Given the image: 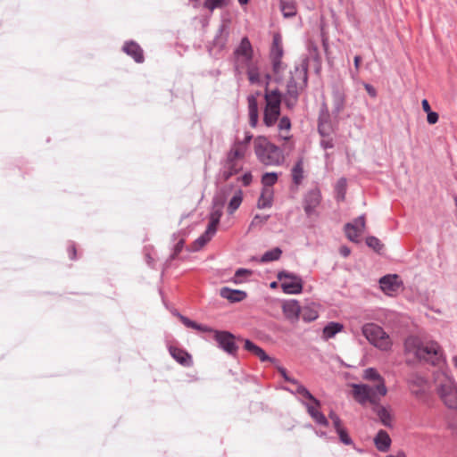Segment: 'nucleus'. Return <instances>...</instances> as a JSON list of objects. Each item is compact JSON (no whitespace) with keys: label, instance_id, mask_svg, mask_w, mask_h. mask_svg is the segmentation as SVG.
I'll return each mask as SVG.
<instances>
[{"label":"nucleus","instance_id":"24","mask_svg":"<svg viewBox=\"0 0 457 457\" xmlns=\"http://www.w3.org/2000/svg\"><path fill=\"white\" fill-rule=\"evenodd\" d=\"M248 101L249 123L252 128H255L259 120L258 104L254 96H250Z\"/></svg>","mask_w":457,"mask_h":457},{"label":"nucleus","instance_id":"60","mask_svg":"<svg viewBox=\"0 0 457 457\" xmlns=\"http://www.w3.org/2000/svg\"><path fill=\"white\" fill-rule=\"evenodd\" d=\"M329 418L331 419L333 423L336 422V421H338L340 420L339 417L336 413H334V412H331L329 414Z\"/></svg>","mask_w":457,"mask_h":457},{"label":"nucleus","instance_id":"48","mask_svg":"<svg viewBox=\"0 0 457 457\" xmlns=\"http://www.w3.org/2000/svg\"><path fill=\"white\" fill-rule=\"evenodd\" d=\"M252 138H253V135L250 132H246L245 139L243 141H237V143L243 144L245 145V150H246L247 149V145L250 143V141L252 140Z\"/></svg>","mask_w":457,"mask_h":457},{"label":"nucleus","instance_id":"27","mask_svg":"<svg viewBox=\"0 0 457 457\" xmlns=\"http://www.w3.org/2000/svg\"><path fill=\"white\" fill-rule=\"evenodd\" d=\"M278 130H279V137L282 140H289L291 138L290 129H291V121L288 117L284 116L278 121Z\"/></svg>","mask_w":457,"mask_h":457},{"label":"nucleus","instance_id":"4","mask_svg":"<svg viewBox=\"0 0 457 457\" xmlns=\"http://www.w3.org/2000/svg\"><path fill=\"white\" fill-rule=\"evenodd\" d=\"M254 153L257 159L266 166H278L284 161L281 149L269 141L264 136L254 138Z\"/></svg>","mask_w":457,"mask_h":457},{"label":"nucleus","instance_id":"3","mask_svg":"<svg viewBox=\"0 0 457 457\" xmlns=\"http://www.w3.org/2000/svg\"><path fill=\"white\" fill-rule=\"evenodd\" d=\"M436 392L442 403L452 410L457 409V383L444 371L435 374Z\"/></svg>","mask_w":457,"mask_h":457},{"label":"nucleus","instance_id":"30","mask_svg":"<svg viewBox=\"0 0 457 457\" xmlns=\"http://www.w3.org/2000/svg\"><path fill=\"white\" fill-rule=\"evenodd\" d=\"M300 314H302V318L305 321H313L319 316L317 306L314 303L304 306L303 309H301Z\"/></svg>","mask_w":457,"mask_h":457},{"label":"nucleus","instance_id":"50","mask_svg":"<svg viewBox=\"0 0 457 457\" xmlns=\"http://www.w3.org/2000/svg\"><path fill=\"white\" fill-rule=\"evenodd\" d=\"M421 105H422V109L425 112H431V108H430V105H429V103L427 99H423L422 102H421Z\"/></svg>","mask_w":457,"mask_h":457},{"label":"nucleus","instance_id":"45","mask_svg":"<svg viewBox=\"0 0 457 457\" xmlns=\"http://www.w3.org/2000/svg\"><path fill=\"white\" fill-rule=\"evenodd\" d=\"M427 120L429 124H436L438 121V114L435 112H429L427 113Z\"/></svg>","mask_w":457,"mask_h":457},{"label":"nucleus","instance_id":"25","mask_svg":"<svg viewBox=\"0 0 457 457\" xmlns=\"http://www.w3.org/2000/svg\"><path fill=\"white\" fill-rule=\"evenodd\" d=\"M274 190L267 188H262L261 195L257 201V207L259 209L270 208L273 204Z\"/></svg>","mask_w":457,"mask_h":457},{"label":"nucleus","instance_id":"62","mask_svg":"<svg viewBox=\"0 0 457 457\" xmlns=\"http://www.w3.org/2000/svg\"><path fill=\"white\" fill-rule=\"evenodd\" d=\"M238 2L241 4H245L248 0H238Z\"/></svg>","mask_w":457,"mask_h":457},{"label":"nucleus","instance_id":"34","mask_svg":"<svg viewBox=\"0 0 457 457\" xmlns=\"http://www.w3.org/2000/svg\"><path fill=\"white\" fill-rule=\"evenodd\" d=\"M295 385V393L302 395L303 397L310 400L312 403H313L315 405H320V401L317 400L309 391L308 389L301 385L298 381Z\"/></svg>","mask_w":457,"mask_h":457},{"label":"nucleus","instance_id":"36","mask_svg":"<svg viewBox=\"0 0 457 457\" xmlns=\"http://www.w3.org/2000/svg\"><path fill=\"white\" fill-rule=\"evenodd\" d=\"M247 77L252 84H259L261 81V75L258 67L253 64L248 65Z\"/></svg>","mask_w":457,"mask_h":457},{"label":"nucleus","instance_id":"46","mask_svg":"<svg viewBox=\"0 0 457 457\" xmlns=\"http://www.w3.org/2000/svg\"><path fill=\"white\" fill-rule=\"evenodd\" d=\"M183 246H184V240H183V239H181V240H179V241L177 243V245H175V247H174V253H173V254L171 255V258H175V257H176V256H177V255L181 252V250H182Z\"/></svg>","mask_w":457,"mask_h":457},{"label":"nucleus","instance_id":"13","mask_svg":"<svg viewBox=\"0 0 457 457\" xmlns=\"http://www.w3.org/2000/svg\"><path fill=\"white\" fill-rule=\"evenodd\" d=\"M215 339L224 351L230 354L236 353L237 347L232 334L226 331H215Z\"/></svg>","mask_w":457,"mask_h":457},{"label":"nucleus","instance_id":"15","mask_svg":"<svg viewBox=\"0 0 457 457\" xmlns=\"http://www.w3.org/2000/svg\"><path fill=\"white\" fill-rule=\"evenodd\" d=\"M408 384L411 393L416 396H421L425 393L427 380L424 377L416 373L411 374L408 378Z\"/></svg>","mask_w":457,"mask_h":457},{"label":"nucleus","instance_id":"6","mask_svg":"<svg viewBox=\"0 0 457 457\" xmlns=\"http://www.w3.org/2000/svg\"><path fill=\"white\" fill-rule=\"evenodd\" d=\"M290 78L287 83V93L285 103L287 107H293L298 99L299 92L303 88L307 82V71L305 68L295 67L294 71H290Z\"/></svg>","mask_w":457,"mask_h":457},{"label":"nucleus","instance_id":"16","mask_svg":"<svg viewBox=\"0 0 457 457\" xmlns=\"http://www.w3.org/2000/svg\"><path fill=\"white\" fill-rule=\"evenodd\" d=\"M282 311L285 315V317L290 320L291 322H295L298 320L300 313H301V307L297 301L291 300L287 301L282 305Z\"/></svg>","mask_w":457,"mask_h":457},{"label":"nucleus","instance_id":"39","mask_svg":"<svg viewBox=\"0 0 457 457\" xmlns=\"http://www.w3.org/2000/svg\"><path fill=\"white\" fill-rule=\"evenodd\" d=\"M243 197H242V191L239 190L236 193V195L231 198L228 206V212L232 214L236 210L238 209L242 203Z\"/></svg>","mask_w":457,"mask_h":457},{"label":"nucleus","instance_id":"49","mask_svg":"<svg viewBox=\"0 0 457 457\" xmlns=\"http://www.w3.org/2000/svg\"><path fill=\"white\" fill-rule=\"evenodd\" d=\"M76 253H77V250H76L75 245H71L68 247V253H69L70 259L74 260L76 258Z\"/></svg>","mask_w":457,"mask_h":457},{"label":"nucleus","instance_id":"47","mask_svg":"<svg viewBox=\"0 0 457 457\" xmlns=\"http://www.w3.org/2000/svg\"><path fill=\"white\" fill-rule=\"evenodd\" d=\"M253 176L250 172L245 173L242 178L241 180L244 184V186H248L252 182Z\"/></svg>","mask_w":457,"mask_h":457},{"label":"nucleus","instance_id":"31","mask_svg":"<svg viewBox=\"0 0 457 457\" xmlns=\"http://www.w3.org/2000/svg\"><path fill=\"white\" fill-rule=\"evenodd\" d=\"M280 8L285 17H292L296 13V6L294 0H281Z\"/></svg>","mask_w":457,"mask_h":457},{"label":"nucleus","instance_id":"56","mask_svg":"<svg viewBox=\"0 0 457 457\" xmlns=\"http://www.w3.org/2000/svg\"><path fill=\"white\" fill-rule=\"evenodd\" d=\"M333 426H334V428H335L337 432L339 431L340 429L344 428V427L342 425V422H341V420H339L338 421L334 422Z\"/></svg>","mask_w":457,"mask_h":457},{"label":"nucleus","instance_id":"40","mask_svg":"<svg viewBox=\"0 0 457 457\" xmlns=\"http://www.w3.org/2000/svg\"><path fill=\"white\" fill-rule=\"evenodd\" d=\"M337 195V198L340 200H344L345 191H346V179H340L336 186Z\"/></svg>","mask_w":457,"mask_h":457},{"label":"nucleus","instance_id":"9","mask_svg":"<svg viewBox=\"0 0 457 457\" xmlns=\"http://www.w3.org/2000/svg\"><path fill=\"white\" fill-rule=\"evenodd\" d=\"M283 56L282 39L278 34L274 35L272 46L270 49V58L272 63L273 79L276 82H281L284 79V74L287 66L282 62Z\"/></svg>","mask_w":457,"mask_h":457},{"label":"nucleus","instance_id":"14","mask_svg":"<svg viewBox=\"0 0 457 457\" xmlns=\"http://www.w3.org/2000/svg\"><path fill=\"white\" fill-rule=\"evenodd\" d=\"M380 288L387 295H393L400 288L399 278L397 275L384 276L379 280Z\"/></svg>","mask_w":457,"mask_h":457},{"label":"nucleus","instance_id":"55","mask_svg":"<svg viewBox=\"0 0 457 457\" xmlns=\"http://www.w3.org/2000/svg\"><path fill=\"white\" fill-rule=\"evenodd\" d=\"M361 62V58L360 55H356L354 57V66H355V69L358 71L359 68H360V64Z\"/></svg>","mask_w":457,"mask_h":457},{"label":"nucleus","instance_id":"53","mask_svg":"<svg viewBox=\"0 0 457 457\" xmlns=\"http://www.w3.org/2000/svg\"><path fill=\"white\" fill-rule=\"evenodd\" d=\"M365 88H366L367 92L369 93V95H370L371 96H376V90L374 89L373 87H371L370 85L367 84V85H365Z\"/></svg>","mask_w":457,"mask_h":457},{"label":"nucleus","instance_id":"61","mask_svg":"<svg viewBox=\"0 0 457 457\" xmlns=\"http://www.w3.org/2000/svg\"><path fill=\"white\" fill-rule=\"evenodd\" d=\"M453 363L454 367L457 369V356L453 357Z\"/></svg>","mask_w":457,"mask_h":457},{"label":"nucleus","instance_id":"1","mask_svg":"<svg viewBox=\"0 0 457 457\" xmlns=\"http://www.w3.org/2000/svg\"><path fill=\"white\" fill-rule=\"evenodd\" d=\"M362 378L370 381V384H353L352 395L353 399L361 405L370 403L374 406V411L380 422L386 427H391L393 415L391 411L379 405L381 399L386 395L387 388L385 379L373 368H368L363 371Z\"/></svg>","mask_w":457,"mask_h":457},{"label":"nucleus","instance_id":"23","mask_svg":"<svg viewBox=\"0 0 457 457\" xmlns=\"http://www.w3.org/2000/svg\"><path fill=\"white\" fill-rule=\"evenodd\" d=\"M253 47L247 37L242 38L239 46L236 49L235 54L242 56L246 62H250L253 58Z\"/></svg>","mask_w":457,"mask_h":457},{"label":"nucleus","instance_id":"22","mask_svg":"<svg viewBox=\"0 0 457 457\" xmlns=\"http://www.w3.org/2000/svg\"><path fill=\"white\" fill-rule=\"evenodd\" d=\"M222 298L228 300L231 303L241 302L246 297V293L241 290L230 289L228 287H222L220 293Z\"/></svg>","mask_w":457,"mask_h":457},{"label":"nucleus","instance_id":"43","mask_svg":"<svg viewBox=\"0 0 457 457\" xmlns=\"http://www.w3.org/2000/svg\"><path fill=\"white\" fill-rule=\"evenodd\" d=\"M269 216L255 215L251 222V227L261 225L268 220Z\"/></svg>","mask_w":457,"mask_h":457},{"label":"nucleus","instance_id":"5","mask_svg":"<svg viewBox=\"0 0 457 457\" xmlns=\"http://www.w3.org/2000/svg\"><path fill=\"white\" fill-rule=\"evenodd\" d=\"M266 87H265V109L263 114V123L267 127H272L278 121L280 115L281 94L278 89L270 90L269 83L271 79V75H266Z\"/></svg>","mask_w":457,"mask_h":457},{"label":"nucleus","instance_id":"28","mask_svg":"<svg viewBox=\"0 0 457 457\" xmlns=\"http://www.w3.org/2000/svg\"><path fill=\"white\" fill-rule=\"evenodd\" d=\"M345 105V96L344 92L339 89H336L333 92V107L334 112L339 114Z\"/></svg>","mask_w":457,"mask_h":457},{"label":"nucleus","instance_id":"10","mask_svg":"<svg viewBox=\"0 0 457 457\" xmlns=\"http://www.w3.org/2000/svg\"><path fill=\"white\" fill-rule=\"evenodd\" d=\"M245 147L241 143H235L227 156L225 170L222 174L224 180H228L231 176L237 173L242 165L238 162L245 154Z\"/></svg>","mask_w":457,"mask_h":457},{"label":"nucleus","instance_id":"35","mask_svg":"<svg viewBox=\"0 0 457 457\" xmlns=\"http://www.w3.org/2000/svg\"><path fill=\"white\" fill-rule=\"evenodd\" d=\"M179 318H180V320L182 321V323L186 327H187V328H191L202 331V332H211V331H212L210 328H208L206 326H204V325H201V324H198V323L189 320L187 317L179 316Z\"/></svg>","mask_w":457,"mask_h":457},{"label":"nucleus","instance_id":"32","mask_svg":"<svg viewBox=\"0 0 457 457\" xmlns=\"http://www.w3.org/2000/svg\"><path fill=\"white\" fill-rule=\"evenodd\" d=\"M278 174L276 172H266L262 177V188L273 189L272 186L278 181Z\"/></svg>","mask_w":457,"mask_h":457},{"label":"nucleus","instance_id":"58","mask_svg":"<svg viewBox=\"0 0 457 457\" xmlns=\"http://www.w3.org/2000/svg\"><path fill=\"white\" fill-rule=\"evenodd\" d=\"M243 274H250V271L247 270H244V269H239L238 270H237L236 272V277H239Z\"/></svg>","mask_w":457,"mask_h":457},{"label":"nucleus","instance_id":"52","mask_svg":"<svg viewBox=\"0 0 457 457\" xmlns=\"http://www.w3.org/2000/svg\"><path fill=\"white\" fill-rule=\"evenodd\" d=\"M321 145H323L324 148H332L333 147V143H332V140L331 139H328V140H322L321 141Z\"/></svg>","mask_w":457,"mask_h":457},{"label":"nucleus","instance_id":"57","mask_svg":"<svg viewBox=\"0 0 457 457\" xmlns=\"http://www.w3.org/2000/svg\"><path fill=\"white\" fill-rule=\"evenodd\" d=\"M315 61H316V62H317V65H316L315 70H316V72H317V73H319V72H320V69H321V64H320V57H319V56H316V57H315Z\"/></svg>","mask_w":457,"mask_h":457},{"label":"nucleus","instance_id":"2","mask_svg":"<svg viewBox=\"0 0 457 457\" xmlns=\"http://www.w3.org/2000/svg\"><path fill=\"white\" fill-rule=\"evenodd\" d=\"M404 350L418 361L433 366L439 365L445 360L444 350L435 340L419 337H409L404 342Z\"/></svg>","mask_w":457,"mask_h":457},{"label":"nucleus","instance_id":"17","mask_svg":"<svg viewBox=\"0 0 457 457\" xmlns=\"http://www.w3.org/2000/svg\"><path fill=\"white\" fill-rule=\"evenodd\" d=\"M321 199L320 191L317 188L308 192L304 199V211L311 214L312 211L320 204Z\"/></svg>","mask_w":457,"mask_h":457},{"label":"nucleus","instance_id":"20","mask_svg":"<svg viewBox=\"0 0 457 457\" xmlns=\"http://www.w3.org/2000/svg\"><path fill=\"white\" fill-rule=\"evenodd\" d=\"M392 440L388 433L380 429L374 437V445L376 448L382 453H386L391 446Z\"/></svg>","mask_w":457,"mask_h":457},{"label":"nucleus","instance_id":"42","mask_svg":"<svg viewBox=\"0 0 457 457\" xmlns=\"http://www.w3.org/2000/svg\"><path fill=\"white\" fill-rule=\"evenodd\" d=\"M337 433L338 434L340 441L343 444H345L346 445H350L353 444V441H352L351 437L349 436L347 431L345 429V428L343 429H340Z\"/></svg>","mask_w":457,"mask_h":457},{"label":"nucleus","instance_id":"18","mask_svg":"<svg viewBox=\"0 0 457 457\" xmlns=\"http://www.w3.org/2000/svg\"><path fill=\"white\" fill-rule=\"evenodd\" d=\"M169 352L170 355L181 365L185 367L192 365V357L187 351L176 346H170Z\"/></svg>","mask_w":457,"mask_h":457},{"label":"nucleus","instance_id":"19","mask_svg":"<svg viewBox=\"0 0 457 457\" xmlns=\"http://www.w3.org/2000/svg\"><path fill=\"white\" fill-rule=\"evenodd\" d=\"M245 349L250 353H252L253 355L258 357L261 361H269L274 364L278 362L276 359L270 358L266 354L263 349L259 347L258 345H254L253 342H251L248 339L245 340Z\"/></svg>","mask_w":457,"mask_h":457},{"label":"nucleus","instance_id":"7","mask_svg":"<svg viewBox=\"0 0 457 457\" xmlns=\"http://www.w3.org/2000/svg\"><path fill=\"white\" fill-rule=\"evenodd\" d=\"M362 334L367 340L381 351H390L392 341L390 337L378 325L369 323L362 327Z\"/></svg>","mask_w":457,"mask_h":457},{"label":"nucleus","instance_id":"44","mask_svg":"<svg viewBox=\"0 0 457 457\" xmlns=\"http://www.w3.org/2000/svg\"><path fill=\"white\" fill-rule=\"evenodd\" d=\"M278 372L280 373V375L284 378L285 380L292 383V384H297V380L294 379V378H291L287 376V370L285 368L283 367H280V366H278Z\"/></svg>","mask_w":457,"mask_h":457},{"label":"nucleus","instance_id":"38","mask_svg":"<svg viewBox=\"0 0 457 457\" xmlns=\"http://www.w3.org/2000/svg\"><path fill=\"white\" fill-rule=\"evenodd\" d=\"M281 253H282V251L280 248H278V247L273 248L272 250L266 252L262 256L261 261L262 262L277 261L280 258Z\"/></svg>","mask_w":457,"mask_h":457},{"label":"nucleus","instance_id":"26","mask_svg":"<svg viewBox=\"0 0 457 457\" xmlns=\"http://www.w3.org/2000/svg\"><path fill=\"white\" fill-rule=\"evenodd\" d=\"M344 329V326L338 322H329L322 331V338L325 340L334 337L337 333Z\"/></svg>","mask_w":457,"mask_h":457},{"label":"nucleus","instance_id":"41","mask_svg":"<svg viewBox=\"0 0 457 457\" xmlns=\"http://www.w3.org/2000/svg\"><path fill=\"white\" fill-rule=\"evenodd\" d=\"M366 243L370 247L373 248L377 252H379L383 248V245L375 237H367Z\"/></svg>","mask_w":457,"mask_h":457},{"label":"nucleus","instance_id":"59","mask_svg":"<svg viewBox=\"0 0 457 457\" xmlns=\"http://www.w3.org/2000/svg\"><path fill=\"white\" fill-rule=\"evenodd\" d=\"M329 418L331 419L333 423L336 422V421H338L340 420L339 417L336 413H334V412H331L329 414Z\"/></svg>","mask_w":457,"mask_h":457},{"label":"nucleus","instance_id":"11","mask_svg":"<svg viewBox=\"0 0 457 457\" xmlns=\"http://www.w3.org/2000/svg\"><path fill=\"white\" fill-rule=\"evenodd\" d=\"M278 278L284 293L299 294L302 292L303 281L299 277L286 272H280Z\"/></svg>","mask_w":457,"mask_h":457},{"label":"nucleus","instance_id":"29","mask_svg":"<svg viewBox=\"0 0 457 457\" xmlns=\"http://www.w3.org/2000/svg\"><path fill=\"white\" fill-rule=\"evenodd\" d=\"M320 405H315L313 403L307 404L308 413L312 418L320 425H328L326 417L319 411Z\"/></svg>","mask_w":457,"mask_h":457},{"label":"nucleus","instance_id":"51","mask_svg":"<svg viewBox=\"0 0 457 457\" xmlns=\"http://www.w3.org/2000/svg\"><path fill=\"white\" fill-rule=\"evenodd\" d=\"M385 457H407V456L403 451L400 450V451H397L395 453L388 454Z\"/></svg>","mask_w":457,"mask_h":457},{"label":"nucleus","instance_id":"54","mask_svg":"<svg viewBox=\"0 0 457 457\" xmlns=\"http://www.w3.org/2000/svg\"><path fill=\"white\" fill-rule=\"evenodd\" d=\"M340 253L344 257H347L350 254V249L346 246H342V247H340Z\"/></svg>","mask_w":457,"mask_h":457},{"label":"nucleus","instance_id":"33","mask_svg":"<svg viewBox=\"0 0 457 457\" xmlns=\"http://www.w3.org/2000/svg\"><path fill=\"white\" fill-rule=\"evenodd\" d=\"M292 179L295 185H299L303 179V162L298 161L292 169Z\"/></svg>","mask_w":457,"mask_h":457},{"label":"nucleus","instance_id":"8","mask_svg":"<svg viewBox=\"0 0 457 457\" xmlns=\"http://www.w3.org/2000/svg\"><path fill=\"white\" fill-rule=\"evenodd\" d=\"M224 202H215L213 211L210 214V221L205 232L200 236L194 243L193 249L197 251L204 246L214 236L217 227L222 215Z\"/></svg>","mask_w":457,"mask_h":457},{"label":"nucleus","instance_id":"21","mask_svg":"<svg viewBox=\"0 0 457 457\" xmlns=\"http://www.w3.org/2000/svg\"><path fill=\"white\" fill-rule=\"evenodd\" d=\"M123 51L130 55L137 62L144 61L143 50L140 46L133 41L128 42L123 46Z\"/></svg>","mask_w":457,"mask_h":457},{"label":"nucleus","instance_id":"12","mask_svg":"<svg viewBox=\"0 0 457 457\" xmlns=\"http://www.w3.org/2000/svg\"><path fill=\"white\" fill-rule=\"evenodd\" d=\"M366 227L365 216L361 215L354 220L353 223H347L345 231L347 238L353 242H358L361 234Z\"/></svg>","mask_w":457,"mask_h":457},{"label":"nucleus","instance_id":"37","mask_svg":"<svg viewBox=\"0 0 457 457\" xmlns=\"http://www.w3.org/2000/svg\"><path fill=\"white\" fill-rule=\"evenodd\" d=\"M229 4V0H205L204 3V6L209 11L212 12L217 8H224L228 6Z\"/></svg>","mask_w":457,"mask_h":457},{"label":"nucleus","instance_id":"63","mask_svg":"<svg viewBox=\"0 0 457 457\" xmlns=\"http://www.w3.org/2000/svg\"><path fill=\"white\" fill-rule=\"evenodd\" d=\"M276 286H277V283H276V282H273V283H271V285H270V287H276Z\"/></svg>","mask_w":457,"mask_h":457}]
</instances>
